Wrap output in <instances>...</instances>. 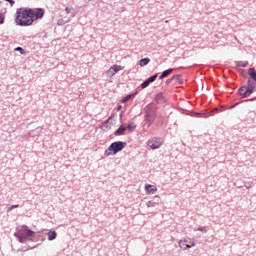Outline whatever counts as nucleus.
<instances>
[{
  "mask_svg": "<svg viewBox=\"0 0 256 256\" xmlns=\"http://www.w3.org/2000/svg\"><path fill=\"white\" fill-rule=\"evenodd\" d=\"M127 131V127L120 125V127L114 132L115 137H121V135H125Z\"/></svg>",
  "mask_w": 256,
  "mask_h": 256,
  "instance_id": "10",
  "label": "nucleus"
},
{
  "mask_svg": "<svg viewBox=\"0 0 256 256\" xmlns=\"http://www.w3.org/2000/svg\"><path fill=\"white\" fill-rule=\"evenodd\" d=\"M147 207L148 208H151V207H155V205H157V202L153 201V200H150L147 202Z\"/></svg>",
  "mask_w": 256,
  "mask_h": 256,
  "instance_id": "22",
  "label": "nucleus"
},
{
  "mask_svg": "<svg viewBox=\"0 0 256 256\" xmlns=\"http://www.w3.org/2000/svg\"><path fill=\"white\" fill-rule=\"evenodd\" d=\"M6 1L7 3L10 4V7H13V5H15V0H4Z\"/></svg>",
  "mask_w": 256,
  "mask_h": 256,
  "instance_id": "29",
  "label": "nucleus"
},
{
  "mask_svg": "<svg viewBox=\"0 0 256 256\" xmlns=\"http://www.w3.org/2000/svg\"><path fill=\"white\" fill-rule=\"evenodd\" d=\"M144 119H157V105L150 102L144 107Z\"/></svg>",
  "mask_w": 256,
  "mask_h": 256,
  "instance_id": "4",
  "label": "nucleus"
},
{
  "mask_svg": "<svg viewBox=\"0 0 256 256\" xmlns=\"http://www.w3.org/2000/svg\"><path fill=\"white\" fill-rule=\"evenodd\" d=\"M72 10L73 8H69V7L65 8V12L67 13V15H69V13H71Z\"/></svg>",
  "mask_w": 256,
  "mask_h": 256,
  "instance_id": "31",
  "label": "nucleus"
},
{
  "mask_svg": "<svg viewBox=\"0 0 256 256\" xmlns=\"http://www.w3.org/2000/svg\"><path fill=\"white\" fill-rule=\"evenodd\" d=\"M14 237H16L19 243H27V241H34L35 237H37V233L29 229L27 225H23L20 229L18 228L16 230Z\"/></svg>",
  "mask_w": 256,
  "mask_h": 256,
  "instance_id": "2",
  "label": "nucleus"
},
{
  "mask_svg": "<svg viewBox=\"0 0 256 256\" xmlns=\"http://www.w3.org/2000/svg\"><path fill=\"white\" fill-rule=\"evenodd\" d=\"M123 69H125V66L114 64L113 66L110 67V70L108 71V73H110L111 76L113 77V75L119 73V71H123Z\"/></svg>",
  "mask_w": 256,
  "mask_h": 256,
  "instance_id": "8",
  "label": "nucleus"
},
{
  "mask_svg": "<svg viewBox=\"0 0 256 256\" xmlns=\"http://www.w3.org/2000/svg\"><path fill=\"white\" fill-rule=\"evenodd\" d=\"M185 245H189V243H185Z\"/></svg>",
  "mask_w": 256,
  "mask_h": 256,
  "instance_id": "36",
  "label": "nucleus"
},
{
  "mask_svg": "<svg viewBox=\"0 0 256 256\" xmlns=\"http://www.w3.org/2000/svg\"><path fill=\"white\" fill-rule=\"evenodd\" d=\"M3 23H5V16L0 13V25H3Z\"/></svg>",
  "mask_w": 256,
  "mask_h": 256,
  "instance_id": "27",
  "label": "nucleus"
},
{
  "mask_svg": "<svg viewBox=\"0 0 256 256\" xmlns=\"http://www.w3.org/2000/svg\"><path fill=\"white\" fill-rule=\"evenodd\" d=\"M195 239L187 238L179 241V248L183 249V251H187V249H191V247H195Z\"/></svg>",
  "mask_w": 256,
  "mask_h": 256,
  "instance_id": "6",
  "label": "nucleus"
},
{
  "mask_svg": "<svg viewBox=\"0 0 256 256\" xmlns=\"http://www.w3.org/2000/svg\"><path fill=\"white\" fill-rule=\"evenodd\" d=\"M30 249H35V246H34V247H31Z\"/></svg>",
  "mask_w": 256,
  "mask_h": 256,
  "instance_id": "35",
  "label": "nucleus"
},
{
  "mask_svg": "<svg viewBox=\"0 0 256 256\" xmlns=\"http://www.w3.org/2000/svg\"><path fill=\"white\" fill-rule=\"evenodd\" d=\"M145 191L146 193H148L149 195H153L154 193H156L157 191V187L153 186L151 184H146L145 185Z\"/></svg>",
  "mask_w": 256,
  "mask_h": 256,
  "instance_id": "11",
  "label": "nucleus"
},
{
  "mask_svg": "<svg viewBox=\"0 0 256 256\" xmlns=\"http://www.w3.org/2000/svg\"><path fill=\"white\" fill-rule=\"evenodd\" d=\"M17 208H19V204L11 205L10 207H8L7 212L9 213V211H13V209H17Z\"/></svg>",
  "mask_w": 256,
  "mask_h": 256,
  "instance_id": "25",
  "label": "nucleus"
},
{
  "mask_svg": "<svg viewBox=\"0 0 256 256\" xmlns=\"http://www.w3.org/2000/svg\"><path fill=\"white\" fill-rule=\"evenodd\" d=\"M139 95V91H135L134 93L127 94L125 97H123L120 101V103H126L127 101H131V99H135Z\"/></svg>",
  "mask_w": 256,
  "mask_h": 256,
  "instance_id": "9",
  "label": "nucleus"
},
{
  "mask_svg": "<svg viewBox=\"0 0 256 256\" xmlns=\"http://www.w3.org/2000/svg\"><path fill=\"white\" fill-rule=\"evenodd\" d=\"M45 17V9L21 7L16 10L15 23L19 27H31L35 21Z\"/></svg>",
  "mask_w": 256,
  "mask_h": 256,
  "instance_id": "1",
  "label": "nucleus"
},
{
  "mask_svg": "<svg viewBox=\"0 0 256 256\" xmlns=\"http://www.w3.org/2000/svg\"><path fill=\"white\" fill-rule=\"evenodd\" d=\"M48 241H55L57 239V231L55 230H50L48 233Z\"/></svg>",
  "mask_w": 256,
  "mask_h": 256,
  "instance_id": "14",
  "label": "nucleus"
},
{
  "mask_svg": "<svg viewBox=\"0 0 256 256\" xmlns=\"http://www.w3.org/2000/svg\"><path fill=\"white\" fill-rule=\"evenodd\" d=\"M165 123V119L163 117H159L158 118V124L157 125H160V126H163Z\"/></svg>",
  "mask_w": 256,
  "mask_h": 256,
  "instance_id": "26",
  "label": "nucleus"
},
{
  "mask_svg": "<svg viewBox=\"0 0 256 256\" xmlns=\"http://www.w3.org/2000/svg\"><path fill=\"white\" fill-rule=\"evenodd\" d=\"M144 121H145L148 129H149V127H151V125H153V123H155V120L150 119V118H144Z\"/></svg>",
  "mask_w": 256,
  "mask_h": 256,
  "instance_id": "20",
  "label": "nucleus"
},
{
  "mask_svg": "<svg viewBox=\"0 0 256 256\" xmlns=\"http://www.w3.org/2000/svg\"><path fill=\"white\" fill-rule=\"evenodd\" d=\"M88 1H93V0H88Z\"/></svg>",
  "mask_w": 256,
  "mask_h": 256,
  "instance_id": "37",
  "label": "nucleus"
},
{
  "mask_svg": "<svg viewBox=\"0 0 256 256\" xmlns=\"http://www.w3.org/2000/svg\"><path fill=\"white\" fill-rule=\"evenodd\" d=\"M157 77H159V73H155L154 75L148 77L144 82L140 84L141 89H147L151 83H155L157 80Z\"/></svg>",
  "mask_w": 256,
  "mask_h": 256,
  "instance_id": "7",
  "label": "nucleus"
},
{
  "mask_svg": "<svg viewBox=\"0 0 256 256\" xmlns=\"http://www.w3.org/2000/svg\"><path fill=\"white\" fill-rule=\"evenodd\" d=\"M236 67H247L249 65V61H235Z\"/></svg>",
  "mask_w": 256,
  "mask_h": 256,
  "instance_id": "17",
  "label": "nucleus"
},
{
  "mask_svg": "<svg viewBox=\"0 0 256 256\" xmlns=\"http://www.w3.org/2000/svg\"><path fill=\"white\" fill-rule=\"evenodd\" d=\"M174 71H175V68H169L167 70H164L162 72V74H163V76L165 78V77H169V75H171V73H173Z\"/></svg>",
  "mask_w": 256,
  "mask_h": 256,
  "instance_id": "19",
  "label": "nucleus"
},
{
  "mask_svg": "<svg viewBox=\"0 0 256 256\" xmlns=\"http://www.w3.org/2000/svg\"><path fill=\"white\" fill-rule=\"evenodd\" d=\"M238 73H240V75H242V77L247 79V72L245 71V69H239Z\"/></svg>",
  "mask_w": 256,
  "mask_h": 256,
  "instance_id": "23",
  "label": "nucleus"
},
{
  "mask_svg": "<svg viewBox=\"0 0 256 256\" xmlns=\"http://www.w3.org/2000/svg\"><path fill=\"white\" fill-rule=\"evenodd\" d=\"M174 81H176L179 85H183V77L181 74L173 75Z\"/></svg>",
  "mask_w": 256,
  "mask_h": 256,
  "instance_id": "16",
  "label": "nucleus"
},
{
  "mask_svg": "<svg viewBox=\"0 0 256 256\" xmlns=\"http://www.w3.org/2000/svg\"><path fill=\"white\" fill-rule=\"evenodd\" d=\"M194 231H200V233H207V227L206 226H200Z\"/></svg>",
  "mask_w": 256,
  "mask_h": 256,
  "instance_id": "21",
  "label": "nucleus"
},
{
  "mask_svg": "<svg viewBox=\"0 0 256 256\" xmlns=\"http://www.w3.org/2000/svg\"><path fill=\"white\" fill-rule=\"evenodd\" d=\"M121 109H122V106H118L117 111H121Z\"/></svg>",
  "mask_w": 256,
  "mask_h": 256,
  "instance_id": "34",
  "label": "nucleus"
},
{
  "mask_svg": "<svg viewBox=\"0 0 256 256\" xmlns=\"http://www.w3.org/2000/svg\"><path fill=\"white\" fill-rule=\"evenodd\" d=\"M135 129H137V125L135 124V122H130L126 127V130L128 131H135Z\"/></svg>",
  "mask_w": 256,
  "mask_h": 256,
  "instance_id": "18",
  "label": "nucleus"
},
{
  "mask_svg": "<svg viewBox=\"0 0 256 256\" xmlns=\"http://www.w3.org/2000/svg\"><path fill=\"white\" fill-rule=\"evenodd\" d=\"M109 123H111V118H108L106 121L102 123V127H100L102 131H109V129H111Z\"/></svg>",
  "mask_w": 256,
  "mask_h": 256,
  "instance_id": "13",
  "label": "nucleus"
},
{
  "mask_svg": "<svg viewBox=\"0 0 256 256\" xmlns=\"http://www.w3.org/2000/svg\"><path fill=\"white\" fill-rule=\"evenodd\" d=\"M127 147V142L115 141L112 142L109 147L105 150V157H110V155H117L120 151H123Z\"/></svg>",
  "mask_w": 256,
  "mask_h": 256,
  "instance_id": "3",
  "label": "nucleus"
},
{
  "mask_svg": "<svg viewBox=\"0 0 256 256\" xmlns=\"http://www.w3.org/2000/svg\"><path fill=\"white\" fill-rule=\"evenodd\" d=\"M155 101L157 103H159L160 105H163V103H165V101H166L163 93H161V92L157 93L155 96Z\"/></svg>",
  "mask_w": 256,
  "mask_h": 256,
  "instance_id": "12",
  "label": "nucleus"
},
{
  "mask_svg": "<svg viewBox=\"0 0 256 256\" xmlns=\"http://www.w3.org/2000/svg\"><path fill=\"white\" fill-rule=\"evenodd\" d=\"M149 63H151V59H149L148 57L142 58L139 61L140 67H145V66L149 65Z\"/></svg>",
  "mask_w": 256,
  "mask_h": 256,
  "instance_id": "15",
  "label": "nucleus"
},
{
  "mask_svg": "<svg viewBox=\"0 0 256 256\" xmlns=\"http://www.w3.org/2000/svg\"><path fill=\"white\" fill-rule=\"evenodd\" d=\"M14 51H19L20 52V55H25V49H23L22 47H16L14 49Z\"/></svg>",
  "mask_w": 256,
  "mask_h": 256,
  "instance_id": "24",
  "label": "nucleus"
},
{
  "mask_svg": "<svg viewBox=\"0 0 256 256\" xmlns=\"http://www.w3.org/2000/svg\"><path fill=\"white\" fill-rule=\"evenodd\" d=\"M195 115H197V116L203 115V112H195Z\"/></svg>",
  "mask_w": 256,
  "mask_h": 256,
  "instance_id": "32",
  "label": "nucleus"
},
{
  "mask_svg": "<svg viewBox=\"0 0 256 256\" xmlns=\"http://www.w3.org/2000/svg\"><path fill=\"white\" fill-rule=\"evenodd\" d=\"M251 101H256V97L250 98V99H246V100H244V103H249Z\"/></svg>",
  "mask_w": 256,
  "mask_h": 256,
  "instance_id": "30",
  "label": "nucleus"
},
{
  "mask_svg": "<svg viewBox=\"0 0 256 256\" xmlns=\"http://www.w3.org/2000/svg\"><path fill=\"white\" fill-rule=\"evenodd\" d=\"M159 79H165V77L163 76L162 73H161V75L159 76Z\"/></svg>",
  "mask_w": 256,
  "mask_h": 256,
  "instance_id": "33",
  "label": "nucleus"
},
{
  "mask_svg": "<svg viewBox=\"0 0 256 256\" xmlns=\"http://www.w3.org/2000/svg\"><path fill=\"white\" fill-rule=\"evenodd\" d=\"M147 145L153 150L160 149L161 145H163V139L161 137H152L147 141Z\"/></svg>",
  "mask_w": 256,
  "mask_h": 256,
  "instance_id": "5",
  "label": "nucleus"
},
{
  "mask_svg": "<svg viewBox=\"0 0 256 256\" xmlns=\"http://www.w3.org/2000/svg\"><path fill=\"white\" fill-rule=\"evenodd\" d=\"M173 81H175V80H174V78H173V76H172L171 78H169V79L166 80L165 84H166V85H171V83H173Z\"/></svg>",
  "mask_w": 256,
  "mask_h": 256,
  "instance_id": "28",
  "label": "nucleus"
}]
</instances>
